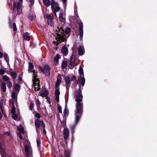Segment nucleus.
<instances>
[{
    "mask_svg": "<svg viewBox=\"0 0 157 157\" xmlns=\"http://www.w3.org/2000/svg\"><path fill=\"white\" fill-rule=\"evenodd\" d=\"M82 97H79L76 100V109L75 110V121L74 125L70 126L71 131L72 137L71 139V145L72 147L73 143L74 140V133L75 132V129L76 125L78 124L83 113V105L82 101Z\"/></svg>",
    "mask_w": 157,
    "mask_h": 157,
    "instance_id": "obj_1",
    "label": "nucleus"
},
{
    "mask_svg": "<svg viewBox=\"0 0 157 157\" xmlns=\"http://www.w3.org/2000/svg\"><path fill=\"white\" fill-rule=\"evenodd\" d=\"M85 82V79L84 77H83L82 75H81L78 77V80L77 81V83L79 84V90L75 92V100L79 97H82L83 98V96L82 94V90L81 89V85L83 86L84 85Z\"/></svg>",
    "mask_w": 157,
    "mask_h": 157,
    "instance_id": "obj_2",
    "label": "nucleus"
},
{
    "mask_svg": "<svg viewBox=\"0 0 157 157\" xmlns=\"http://www.w3.org/2000/svg\"><path fill=\"white\" fill-rule=\"evenodd\" d=\"M29 67L28 71L29 73H33V78H34V80L36 79V77L38 76L37 75V71L36 70H33L34 68V66L33 63L31 62L29 63Z\"/></svg>",
    "mask_w": 157,
    "mask_h": 157,
    "instance_id": "obj_3",
    "label": "nucleus"
},
{
    "mask_svg": "<svg viewBox=\"0 0 157 157\" xmlns=\"http://www.w3.org/2000/svg\"><path fill=\"white\" fill-rule=\"evenodd\" d=\"M39 68L41 72L44 73L46 75L48 76L50 75V68L48 65L46 64L44 66L43 68L41 67H39Z\"/></svg>",
    "mask_w": 157,
    "mask_h": 157,
    "instance_id": "obj_4",
    "label": "nucleus"
},
{
    "mask_svg": "<svg viewBox=\"0 0 157 157\" xmlns=\"http://www.w3.org/2000/svg\"><path fill=\"white\" fill-rule=\"evenodd\" d=\"M51 8L54 10V13L55 16H56V12H58L60 10V8L58 6L57 3L55 2L54 0H52Z\"/></svg>",
    "mask_w": 157,
    "mask_h": 157,
    "instance_id": "obj_5",
    "label": "nucleus"
},
{
    "mask_svg": "<svg viewBox=\"0 0 157 157\" xmlns=\"http://www.w3.org/2000/svg\"><path fill=\"white\" fill-rule=\"evenodd\" d=\"M21 4L19 2H14L13 5V9L14 10L16 8L17 11V14H20L22 13V9L21 8Z\"/></svg>",
    "mask_w": 157,
    "mask_h": 157,
    "instance_id": "obj_6",
    "label": "nucleus"
},
{
    "mask_svg": "<svg viewBox=\"0 0 157 157\" xmlns=\"http://www.w3.org/2000/svg\"><path fill=\"white\" fill-rule=\"evenodd\" d=\"M78 26L79 27V38L81 40H82L83 39V24L82 22L80 20L79 21L78 19Z\"/></svg>",
    "mask_w": 157,
    "mask_h": 157,
    "instance_id": "obj_7",
    "label": "nucleus"
},
{
    "mask_svg": "<svg viewBox=\"0 0 157 157\" xmlns=\"http://www.w3.org/2000/svg\"><path fill=\"white\" fill-rule=\"evenodd\" d=\"M36 79L34 80V78H33V86L34 87V90L35 91L39 90L40 88V86L39 85V79L37 77H36Z\"/></svg>",
    "mask_w": 157,
    "mask_h": 157,
    "instance_id": "obj_8",
    "label": "nucleus"
},
{
    "mask_svg": "<svg viewBox=\"0 0 157 157\" xmlns=\"http://www.w3.org/2000/svg\"><path fill=\"white\" fill-rule=\"evenodd\" d=\"M35 125L37 129H38L41 125L44 128H45V125L43 121L39 119H36L35 121Z\"/></svg>",
    "mask_w": 157,
    "mask_h": 157,
    "instance_id": "obj_9",
    "label": "nucleus"
},
{
    "mask_svg": "<svg viewBox=\"0 0 157 157\" xmlns=\"http://www.w3.org/2000/svg\"><path fill=\"white\" fill-rule=\"evenodd\" d=\"M75 57L74 55H72L70 58V62H69V68L72 69L75 66Z\"/></svg>",
    "mask_w": 157,
    "mask_h": 157,
    "instance_id": "obj_10",
    "label": "nucleus"
},
{
    "mask_svg": "<svg viewBox=\"0 0 157 157\" xmlns=\"http://www.w3.org/2000/svg\"><path fill=\"white\" fill-rule=\"evenodd\" d=\"M64 138L65 140L66 144L67 145L68 142V137L69 136V131L68 128H65L63 130Z\"/></svg>",
    "mask_w": 157,
    "mask_h": 157,
    "instance_id": "obj_11",
    "label": "nucleus"
},
{
    "mask_svg": "<svg viewBox=\"0 0 157 157\" xmlns=\"http://www.w3.org/2000/svg\"><path fill=\"white\" fill-rule=\"evenodd\" d=\"M10 106L12 108L11 111L12 114L14 113H15V107L14 106V101L13 99H11L9 101Z\"/></svg>",
    "mask_w": 157,
    "mask_h": 157,
    "instance_id": "obj_12",
    "label": "nucleus"
},
{
    "mask_svg": "<svg viewBox=\"0 0 157 157\" xmlns=\"http://www.w3.org/2000/svg\"><path fill=\"white\" fill-rule=\"evenodd\" d=\"M46 17L48 19V24L52 27L53 26V20L52 18L49 14H47Z\"/></svg>",
    "mask_w": 157,
    "mask_h": 157,
    "instance_id": "obj_13",
    "label": "nucleus"
},
{
    "mask_svg": "<svg viewBox=\"0 0 157 157\" xmlns=\"http://www.w3.org/2000/svg\"><path fill=\"white\" fill-rule=\"evenodd\" d=\"M54 30L56 32V34L58 35L61 36L64 33V30L61 27L59 28L58 27H57Z\"/></svg>",
    "mask_w": 157,
    "mask_h": 157,
    "instance_id": "obj_14",
    "label": "nucleus"
},
{
    "mask_svg": "<svg viewBox=\"0 0 157 157\" xmlns=\"http://www.w3.org/2000/svg\"><path fill=\"white\" fill-rule=\"evenodd\" d=\"M78 52L79 55H83L85 53L84 48L80 45L78 49Z\"/></svg>",
    "mask_w": 157,
    "mask_h": 157,
    "instance_id": "obj_15",
    "label": "nucleus"
},
{
    "mask_svg": "<svg viewBox=\"0 0 157 157\" xmlns=\"http://www.w3.org/2000/svg\"><path fill=\"white\" fill-rule=\"evenodd\" d=\"M60 92L59 89H57L55 91V94L56 96V100L57 102H59V95Z\"/></svg>",
    "mask_w": 157,
    "mask_h": 157,
    "instance_id": "obj_16",
    "label": "nucleus"
},
{
    "mask_svg": "<svg viewBox=\"0 0 157 157\" xmlns=\"http://www.w3.org/2000/svg\"><path fill=\"white\" fill-rule=\"evenodd\" d=\"M60 76L61 75H58L59 77L57 80L55 86V87L56 88L58 87L61 83V78Z\"/></svg>",
    "mask_w": 157,
    "mask_h": 157,
    "instance_id": "obj_17",
    "label": "nucleus"
},
{
    "mask_svg": "<svg viewBox=\"0 0 157 157\" xmlns=\"http://www.w3.org/2000/svg\"><path fill=\"white\" fill-rule=\"evenodd\" d=\"M62 52L65 56H67L68 53V49L67 47L65 46H63L62 48Z\"/></svg>",
    "mask_w": 157,
    "mask_h": 157,
    "instance_id": "obj_18",
    "label": "nucleus"
},
{
    "mask_svg": "<svg viewBox=\"0 0 157 157\" xmlns=\"http://www.w3.org/2000/svg\"><path fill=\"white\" fill-rule=\"evenodd\" d=\"M43 2L44 5L47 7H49L51 5V3L50 0H43Z\"/></svg>",
    "mask_w": 157,
    "mask_h": 157,
    "instance_id": "obj_19",
    "label": "nucleus"
},
{
    "mask_svg": "<svg viewBox=\"0 0 157 157\" xmlns=\"http://www.w3.org/2000/svg\"><path fill=\"white\" fill-rule=\"evenodd\" d=\"M59 19L61 22H63L64 20L63 13V12H61L59 14Z\"/></svg>",
    "mask_w": 157,
    "mask_h": 157,
    "instance_id": "obj_20",
    "label": "nucleus"
},
{
    "mask_svg": "<svg viewBox=\"0 0 157 157\" xmlns=\"http://www.w3.org/2000/svg\"><path fill=\"white\" fill-rule=\"evenodd\" d=\"M1 88L2 91L5 92L6 91V86L5 83L2 82L1 86Z\"/></svg>",
    "mask_w": 157,
    "mask_h": 157,
    "instance_id": "obj_21",
    "label": "nucleus"
},
{
    "mask_svg": "<svg viewBox=\"0 0 157 157\" xmlns=\"http://www.w3.org/2000/svg\"><path fill=\"white\" fill-rule=\"evenodd\" d=\"M10 74L11 76L14 79H15L17 77V75L15 72L14 71H10Z\"/></svg>",
    "mask_w": 157,
    "mask_h": 157,
    "instance_id": "obj_22",
    "label": "nucleus"
},
{
    "mask_svg": "<svg viewBox=\"0 0 157 157\" xmlns=\"http://www.w3.org/2000/svg\"><path fill=\"white\" fill-rule=\"evenodd\" d=\"M23 38L27 40H29L30 39L29 34L28 33H25L24 34Z\"/></svg>",
    "mask_w": 157,
    "mask_h": 157,
    "instance_id": "obj_23",
    "label": "nucleus"
},
{
    "mask_svg": "<svg viewBox=\"0 0 157 157\" xmlns=\"http://www.w3.org/2000/svg\"><path fill=\"white\" fill-rule=\"evenodd\" d=\"M2 79L3 81L6 82L10 81V78L6 75H4L3 76Z\"/></svg>",
    "mask_w": 157,
    "mask_h": 157,
    "instance_id": "obj_24",
    "label": "nucleus"
},
{
    "mask_svg": "<svg viewBox=\"0 0 157 157\" xmlns=\"http://www.w3.org/2000/svg\"><path fill=\"white\" fill-rule=\"evenodd\" d=\"M12 98L14 100H13L15 102H16L17 99V94H16L14 92H13L12 93Z\"/></svg>",
    "mask_w": 157,
    "mask_h": 157,
    "instance_id": "obj_25",
    "label": "nucleus"
},
{
    "mask_svg": "<svg viewBox=\"0 0 157 157\" xmlns=\"http://www.w3.org/2000/svg\"><path fill=\"white\" fill-rule=\"evenodd\" d=\"M48 94L47 91H45L43 92L40 93V95L42 97H47V96Z\"/></svg>",
    "mask_w": 157,
    "mask_h": 157,
    "instance_id": "obj_26",
    "label": "nucleus"
},
{
    "mask_svg": "<svg viewBox=\"0 0 157 157\" xmlns=\"http://www.w3.org/2000/svg\"><path fill=\"white\" fill-rule=\"evenodd\" d=\"M79 73L80 75H82L83 77H84V72L83 69L82 67L81 66H80L79 70H78Z\"/></svg>",
    "mask_w": 157,
    "mask_h": 157,
    "instance_id": "obj_27",
    "label": "nucleus"
},
{
    "mask_svg": "<svg viewBox=\"0 0 157 157\" xmlns=\"http://www.w3.org/2000/svg\"><path fill=\"white\" fill-rule=\"evenodd\" d=\"M20 88V86L19 84H16L15 85L14 90L17 92H18Z\"/></svg>",
    "mask_w": 157,
    "mask_h": 157,
    "instance_id": "obj_28",
    "label": "nucleus"
},
{
    "mask_svg": "<svg viewBox=\"0 0 157 157\" xmlns=\"http://www.w3.org/2000/svg\"><path fill=\"white\" fill-rule=\"evenodd\" d=\"M60 55L58 54L56 55V56L54 58V60L55 61L58 62L59 59L60 58Z\"/></svg>",
    "mask_w": 157,
    "mask_h": 157,
    "instance_id": "obj_29",
    "label": "nucleus"
},
{
    "mask_svg": "<svg viewBox=\"0 0 157 157\" xmlns=\"http://www.w3.org/2000/svg\"><path fill=\"white\" fill-rule=\"evenodd\" d=\"M67 63L66 61H63L62 64V66L63 69L65 68L67 66Z\"/></svg>",
    "mask_w": 157,
    "mask_h": 157,
    "instance_id": "obj_30",
    "label": "nucleus"
},
{
    "mask_svg": "<svg viewBox=\"0 0 157 157\" xmlns=\"http://www.w3.org/2000/svg\"><path fill=\"white\" fill-rule=\"evenodd\" d=\"M7 86L9 88H10L12 87V85L10 81L6 82Z\"/></svg>",
    "mask_w": 157,
    "mask_h": 157,
    "instance_id": "obj_31",
    "label": "nucleus"
},
{
    "mask_svg": "<svg viewBox=\"0 0 157 157\" xmlns=\"http://www.w3.org/2000/svg\"><path fill=\"white\" fill-rule=\"evenodd\" d=\"M18 129L19 131L21 132H23L24 128L21 126H19L18 127Z\"/></svg>",
    "mask_w": 157,
    "mask_h": 157,
    "instance_id": "obj_32",
    "label": "nucleus"
},
{
    "mask_svg": "<svg viewBox=\"0 0 157 157\" xmlns=\"http://www.w3.org/2000/svg\"><path fill=\"white\" fill-rule=\"evenodd\" d=\"M65 82L67 85V86L69 85V76H67L64 78Z\"/></svg>",
    "mask_w": 157,
    "mask_h": 157,
    "instance_id": "obj_33",
    "label": "nucleus"
},
{
    "mask_svg": "<svg viewBox=\"0 0 157 157\" xmlns=\"http://www.w3.org/2000/svg\"><path fill=\"white\" fill-rule=\"evenodd\" d=\"M76 77L75 75L73 76L70 79L69 78V85L71 84V81H73L76 79Z\"/></svg>",
    "mask_w": 157,
    "mask_h": 157,
    "instance_id": "obj_34",
    "label": "nucleus"
},
{
    "mask_svg": "<svg viewBox=\"0 0 157 157\" xmlns=\"http://www.w3.org/2000/svg\"><path fill=\"white\" fill-rule=\"evenodd\" d=\"M34 106V103L33 102H31L30 104V106L29 107V109L30 110H32L33 109V107Z\"/></svg>",
    "mask_w": 157,
    "mask_h": 157,
    "instance_id": "obj_35",
    "label": "nucleus"
},
{
    "mask_svg": "<svg viewBox=\"0 0 157 157\" xmlns=\"http://www.w3.org/2000/svg\"><path fill=\"white\" fill-rule=\"evenodd\" d=\"M6 72V71L4 69H0V74L1 75L4 74Z\"/></svg>",
    "mask_w": 157,
    "mask_h": 157,
    "instance_id": "obj_36",
    "label": "nucleus"
},
{
    "mask_svg": "<svg viewBox=\"0 0 157 157\" xmlns=\"http://www.w3.org/2000/svg\"><path fill=\"white\" fill-rule=\"evenodd\" d=\"M58 109L59 112L60 113H61L62 112L61 107L58 104Z\"/></svg>",
    "mask_w": 157,
    "mask_h": 157,
    "instance_id": "obj_37",
    "label": "nucleus"
},
{
    "mask_svg": "<svg viewBox=\"0 0 157 157\" xmlns=\"http://www.w3.org/2000/svg\"><path fill=\"white\" fill-rule=\"evenodd\" d=\"M64 116L65 117H68V111L66 110L65 109L64 110Z\"/></svg>",
    "mask_w": 157,
    "mask_h": 157,
    "instance_id": "obj_38",
    "label": "nucleus"
},
{
    "mask_svg": "<svg viewBox=\"0 0 157 157\" xmlns=\"http://www.w3.org/2000/svg\"><path fill=\"white\" fill-rule=\"evenodd\" d=\"M13 28L14 31H16L17 30L16 25L15 23H13Z\"/></svg>",
    "mask_w": 157,
    "mask_h": 157,
    "instance_id": "obj_39",
    "label": "nucleus"
},
{
    "mask_svg": "<svg viewBox=\"0 0 157 157\" xmlns=\"http://www.w3.org/2000/svg\"><path fill=\"white\" fill-rule=\"evenodd\" d=\"M12 114V117L13 119L14 120H16L17 118V116L15 114V113H13Z\"/></svg>",
    "mask_w": 157,
    "mask_h": 157,
    "instance_id": "obj_40",
    "label": "nucleus"
},
{
    "mask_svg": "<svg viewBox=\"0 0 157 157\" xmlns=\"http://www.w3.org/2000/svg\"><path fill=\"white\" fill-rule=\"evenodd\" d=\"M25 151L26 153L29 152V147L27 145H25Z\"/></svg>",
    "mask_w": 157,
    "mask_h": 157,
    "instance_id": "obj_41",
    "label": "nucleus"
},
{
    "mask_svg": "<svg viewBox=\"0 0 157 157\" xmlns=\"http://www.w3.org/2000/svg\"><path fill=\"white\" fill-rule=\"evenodd\" d=\"M4 57L6 61L9 59V57L7 54H5L4 55Z\"/></svg>",
    "mask_w": 157,
    "mask_h": 157,
    "instance_id": "obj_42",
    "label": "nucleus"
},
{
    "mask_svg": "<svg viewBox=\"0 0 157 157\" xmlns=\"http://www.w3.org/2000/svg\"><path fill=\"white\" fill-rule=\"evenodd\" d=\"M35 117L37 118L36 119H40V115L39 113H37L36 114Z\"/></svg>",
    "mask_w": 157,
    "mask_h": 157,
    "instance_id": "obj_43",
    "label": "nucleus"
},
{
    "mask_svg": "<svg viewBox=\"0 0 157 157\" xmlns=\"http://www.w3.org/2000/svg\"><path fill=\"white\" fill-rule=\"evenodd\" d=\"M36 105H41V102L39 101V100L38 99H37L36 100Z\"/></svg>",
    "mask_w": 157,
    "mask_h": 157,
    "instance_id": "obj_44",
    "label": "nucleus"
},
{
    "mask_svg": "<svg viewBox=\"0 0 157 157\" xmlns=\"http://www.w3.org/2000/svg\"><path fill=\"white\" fill-rule=\"evenodd\" d=\"M3 134L4 136L7 135L8 136H10V133L9 132H4L3 133Z\"/></svg>",
    "mask_w": 157,
    "mask_h": 157,
    "instance_id": "obj_45",
    "label": "nucleus"
},
{
    "mask_svg": "<svg viewBox=\"0 0 157 157\" xmlns=\"http://www.w3.org/2000/svg\"><path fill=\"white\" fill-rule=\"evenodd\" d=\"M64 32L66 34H69V28H67L65 30Z\"/></svg>",
    "mask_w": 157,
    "mask_h": 157,
    "instance_id": "obj_46",
    "label": "nucleus"
},
{
    "mask_svg": "<svg viewBox=\"0 0 157 157\" xmlns=\"http://www.w3.org/2000/svg\"><path fill=\"white\" fill-rule=\"evenodd\" d=\"M29 2H31V5L32 6L34 3V0H27Z\"/></svg>",
    "mask_w": 157,
    "mask_h": 157,
    "instance_id": "obj_47",
    "label": "nucleus"
},
{
    "mask_svg": "<svg viewBox=\"0 0 157 157\" xmlns=\"http://www.w3.org/2000/svg\"><path fill=\"white\" fill-rule=\"evenodd\" d=\"M36 142L37 143V145L38 146H39L40 145V140L39 139L36 140Z\"/></svg>",
    "mask_w": 157,
    "mask_h": 157,
    "instance_id": "obj_48",
    "label": "nucleus"
},
{
    "mask_svg": "<svg viewBox=\"0 0 157 157\" xmlns=\"http://www.w3.org/2000/svg\"><path fill=\"white\" fill-rule=\"evenodd\" d=\"M3 54L2 53L0 52V58H2L3 57Z\"/></svg>",
    "mask_w": 157,
    "mask_h": 157,
    "instance_id": "obj_49",
    "label": "nucleus"
},
{
    "mask_svg": "<svg viewBox=\"0 0 157 157\" xmlns=\"http://www.w3.org/2000/svg\"><path fill=\"white\" fill-rule=\"evenodd\" d=\"M18 79L19 81H21L22 80V78L21 76L19 75L18 76Z\"/></svg>",
    "mask_w": 157,
    "mask_h": 157,
    "instance_id": "obj_50",
    "label": "nucleus"
},
{
    "mask_svg": "<svg viewBox=\"0 0 157 157\" xmlns=\"http://www.w3.org/2000/svg\"><path fill=\"white\" fill-rule=\"evenodd\" d=\"M29 18L31 19V20H33V19H34V16L33 15L32 16H30L29 17Z\"/></svg>",
    "mask_w": 157,
    "mask_h": 157,
    "instance_id": "obj_51",
    "label": "nucleus"
},
{
    "mask_svg": "<svg viewBox=\"0 0 157 157\" xmlns=\"http://www.w3.org/2000/svg\"><path fill=\"white\" fill-rule=\"evenodd\" d=\"M19 137L20 138V140H21L22 139V136H21V135L19 134Z\"/></svg>",
    "mask_w": 157,
    "mask_h": 157,
    "instance_id": "obj_52",
    "label": "nucleus"
},
{
    "mask_svg": "<svg viewBox=\"0 0 157 157\" xmlns=\"http://www.w3.org/2000/svg\"><path fill=\"white\" fill-rule=\"evenodd\" d=\"M43 133H44V134H46V130H45V129H44V130H43Z\"/></svg>",
    "mask_w": 157,
    "mask_h": 157,
    "instance_id": "obj_53",
    "label": "nucleus"
},
{
    "mask_svg": "<svg viewBox=\"0 0 157 157\" xmlns=\"http://www.w3.org/2000/svg\"><path fill=\"white\" fill-rule=\"evenodd\" d=\"M67 0H63V3H64L66 2Z\"/></svg>",
    "mask_w": 157,
    "mask_h": 157,
    "instance_id": "obj_54",
    "label": "nucleus"
},
{
    "mask_svg": "<svg viewBox=\"0 0 157 157\" xmlns=\"http://www.w3.org/2000/svg\"><path fill=\"white\" fill-rule=\"evenodd\" d=\"M2 115L1 113H0V119L2 118Z\"/></svg>",
    "mask_w": 157,
    "mask_h": 157,
    "instance_id": "obj_55",
    "label": "nucleus"
},
{
    "mask_svg": "<svg viewBox=\"0 0 157 157\" xmlns=\"http://www.w3.org/2000/svg\"><path fill=\"white\" fill-rule=\"evenodd\" d=\"M69 36L70 35L71 32V29L69 28Z\"/></svg>",
    "mask_w": 157,
    "mask_h": 157,
    "instance_id": "obj_56",
    "label": "nucleus"
},
{
    "mask_svg": "<svg viewBox=\"0 0 157 157\" xmlns=\"http://www.w3.org/2000/svg\"><path fill=\"white\" fill-rule=\"evenodd\" d=\"M26 157H30V156H29V155H26Z\"/></svg>",
    "mask_w": 157,
    "mask_h": 157,
    "instance_id": "obj_57",
    "label": "nucleus"
},
{
    "mask_svg": "<svg viewBox=\"0 0 157 157\" xmlns=\"http://www.w3.org/2000/svg\"><path fill=\"white\" fill-rule=\"evenodd\" d=\"M53 43L54 44H56V42L55 41H53Z\"/></svg>",
    "mask_w": 157,
    "mask_h": 157,
    "instance_id": "obj_58",
    "label": "nucleus"
},
{
    "mask_svg": "<svg viewBox=\"0 0 157 157\" xmlns=\"http://www.w3.org/2000/svg\"><path fill=\"white\" fill-rule=\"evenodd\" d=\"M69 157H70V155H71V152H70V150H69Z\"/></svg>",
    "mask_w": 157,
    "mask_h": 157,
    "instance_id": "obj_59",
    "label": "nucleus"
},
{
    "mask_svg": "<svg viewBox=\"0 0 157 157\" xmlns=\"http://www.w3.org/2000/svg\"><path fill=\"white\" fill-rule=\"evenodd\" d=\"M1 109L2 111V112H3L2 107V106H1Z\"/></svg>",
    "mask_w": 157,
    "mask_h": 157,
    "instance_id": "obj_60",
    "label": "nucleus"
},
{
    "mask_svg": "<svg viewBox=\"0 0 157 157\" xmlns=\"http://www.w3.org/2000/svg\"><path fill=\"white\" fill-rule=\"evenodd\" d=\"M20 1L21 2H22V1L23 0H20Z\"/></svg>",
    "mask_w": 157,
    "mask_h": 157,
    "instance_id": "obj_61",
    "label": "nucleus"
},
{
    "mask_svg": "<svg viewBox=\"0 0 157 157\" xmlns=\"http://www.w3.org/2000/svg\"><path fill=\"white\" fill-rule=\"evenodd\" d=\"M58 42V41H57V43L58 44L59 43V42Z\"/></svg>",
    "mask_w": 157,
    "mask_h": 157,
    "instance_id": "obj_62",
    "label": "nucleus"
},
{
    "mask_svg": "<svg viewBox=\"0 0 157 157\" xmlns=\"http://www.w3.org/2000/svg\"><path fill=\"white\" fill-rule=\"evenodd\" d=\"M74 11H75V10H74Z\"/></svg>",
    "mask_w": 157,
    "mask_h": 157,
    "instance_id": "obj_63",
    "label": "nucleus"
}]
</instances>
